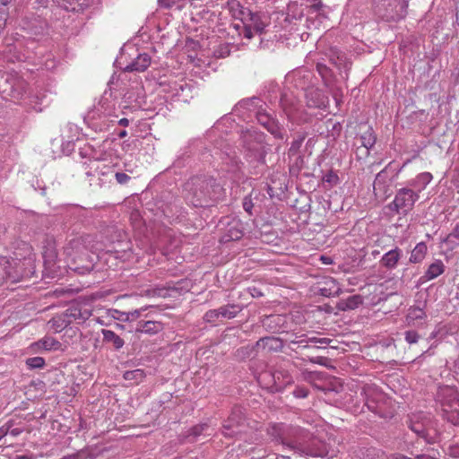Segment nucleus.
<instances>
[{
  "instance_id": "c85d7f7f",
  "label": "nucleus",
  "mask_w": 459,
  "mask_h": 459,
  "mask_svg": "<svg viewBox=\"0 0 459 459\" xmlns=\"http://www.w3.org/2000/svg\"><path fill=\"white\" fill-rule=\"evenodd\" d=\"M432 180V175L429 172L420 173L412 182V186L419 188V191L424 189L426 186Z\"/></svg>"
},
{
  "instance_id": "4c0bfd02",
  "label": "nucleus",
  "mask_w": 459,
  "mask_h": 459,
  "mask_svg": "<svg viewBox=\"0 0 459 459\" xmlns=\"http://www.w3.org/2000/svg\"><path fill=\"white\" fill-rule=\"evenodd\" d=\"M323 181L324 182H326V183H329L330 185L332 186H335L338 184V181H339V178L338 176L333 172V171H329L326 175H325V177L323 178Z\"/></svg>"
},
{
  "instance_id": "052dcab7",
  "label": "nucleus",
  "mask_w": 459,
  "mask_h": 459,
  "mask_svg": "<svg viewBox=\"0 0 459 459\" xmlns=\"http://www.w3.org/2000/svg\"><path fill=\"white\" fill-rule=\"evenodd\" d=\"M374 392H375V396L377 395V388L375 387L374 389Z\"/></svg>"
},
{
  "instance_id": "37998d69",
  "label": "nucleus",
  "mask_w": 459,
  "mask_h": 459,
  "mask_svg": "<svg viewBox=\"0 0 459 459\" xmlns=\"http://www.w3.org/2000/svg\"><path fill=\"white\" fill-rule=\"evenodd\" d=\"M91 0H75V12L82 10L90 4Z\"/></svg>"
},
{
  "instance_id": "6ab92c4d",
  "label": "nucleus",
  "mask_w": 459,
  "mask_h": 459,
  "mask_svg": "<svg viewBox=\"0 0 459 459\" xmlns=\"http://www.w3.org/2000/svg\"><path fill=\"white\" fill-rule=\"evenodd\" d=\"M243 22L253 27L255 32L256 33H262L264 28L267 26V22L263 20V17L260 13H253L251 11L247 14V19Z\"/></svg>"
},
{
  "instance_id": "3c124183",
  "label": "nucleus",
  "mask_w": 459,
  "mask_h": 459,
  "mask_svg": "<svg viewBox=\"0 0 459 459\" xmlns=\"http://www.w3.org/2000/svg\"><path fill=\"white\" fill-rule=\"evenodd\" d=\"M451 454L454 456H458L459 457V445L457 446L452 448Z\"/></svg>"
},
{
  "instance_id": "e433bc0d",
  "label": "nucleus",
  "mask_w": 459,
  "mask_h": 459,
  "mask_svg": "<svg viewBox=\"0 0 459 459\" xmlns=\"http://www.w3.org/2000/svg\"><path fill=\"white\" fill-rule=\"evenodd\" d=\"M220 317L218 309L209 310L204 314V320L209 323H214Z\"/></svg>"
},
{
  "instance_id": "cd10ccee",
  "label": "nucleus",
  "mask_w": 459,
  "mask_h": 459,
  "mask_svg": "<svg viewBox=\"0 0 459 459\" xmlns=\"http://www.w3.org/2000/svg\"><path fill=\"white\" fill-rule=\"evenodd\" d=\"M49 324L51 325V328L55 331V332H60L62 331L65 327H66L69 324H71V320H67L66 317L64 316V314L61 315V316H55L53 317L50 321H49Z\"/></svg>"
},
{
  "instance_id": "9b49d317",
  "label": "nucleus",
  "mask_w": 459,
  "mask_h": 459,
  "mask_svg": "<svg viewBox=\"0 0 459 459\" xmlns=\"http://www.w3.org/2000/svg\"><path fill=\"white\" fill-rule=\"evenodd\" d=\"M318 292L325 297L337 296L341 292V286L333 277H325L318 282Z\"/></svg>"
},
{
  "instance_id": "5701e85b",
  "label": "nucleus",
  "mask_w": 459,
  "mask_h": 459,
  "mask_svg": "<svg viewBox=\"0 0 459 459\" xmlns=\"http://www.w3.org/2000/svg\"><path fill=\"white\" fill-rule=\"evenodd\" d=\"M273 377L277 388H283L293 383V377L288 370H277L273 373Z\"/></svg>"
},
{
  "instance_id": "a878e982",
  "label": "nucleus",
  "mask_w": 459,
  "mask_h": 459,
  "mask_svg": "<svg viewBox=\"0 0 459 459\" xmlns=\"http://www.w3.org/2000/svg\"><path fill=\"white\" fill-rule=\"evenodd\" d=\"M281 347V342L279 339L274 337H264L259 339L255 343V348L260 349H265L268 348L269 350H277Z\"/></svg>"
},
{
  "instance_id": "6e6d98bb",
  "label": "nucleus",
  "mask_w": 459,
  "mask_h": 459,
  "mask_svg": "<svg viewBox=\"0 0 459 459\" xmlns=\"http://www.w3.org/2000/svg\"><path fill=\"white\" fill-rule=\"evenodd\" d=\"M317 70L319 71V73L322 74L323 70H326V67L323 66V65H317Z\"/></svg>"
},
{
  "instance_id": "f3484780",
  "label": "nucleus",
  "mask_w": 459,
  "mask_h": 459,
  "mask_svg": "<svg viewBox=\"0 0 459 459\" xmlns=\"http://www.w3.org/2000/svg\"><path fill=\"white\" fill-rule=\"evenodd\" d=\"M151 65V57L148 54H140L135 60L126 65L125 68L127 72H143L145 71Z\"/></svg>"
},
{
  "instance_id": "dca6fc26",
  "label": "nucleus",
  "mask_w": 459,
  "mask_h": 459,
  "mask_svg": "<svg viewBox=\"0 0 459 459\" xmlns=\"http://www.w3.org/2000/svg\"><path fill=\"white\" fill-rule=\"evenodd\" d=\"M163 325L159 321H139L135 332L153 335L162 331Z\"/></svg>"
},
{
  "instance_id": "79ce46f5",
  "label": "nucleus",
  "mask_w": 459,
  "mask_h": 459,
  "mask_svg": "<svg viewBox=\"0 0 459 459\" xmlns=\"http://www.w3.org/2000/svg\"><path fill=\"white\" fill-rule=\"evenodd\" d=\"M307 394L308 391L305 387H297L294 391V395L298 398H305Z\"/></svg>"
},
{
  "instance_id": "aec40b11",
  "label": "nucleus",
  "mask_w": 459,
  "mask_h": 459,
  "mask_svg": "<svg viewBox=\"0 0 459 459\" xmlns=\"http://www.w3.org/2000/svg\"><path fill=\"white\" fill-rule=\"evenodd\" d=\"M428 254V247L426 242H419L411 252L409 262L411 264H420Z\"/></svg>"
},
{
  "instance_id": "49530a36",
  "label": "nucleus",
  "mask_w": 459,
  "mask_h": 459,
  "mask_svg": "<svg viewBox=\"0 0 459 459\" xmlns=\"http://www.w3.org/2000/svg\"><path fill=\"white\" fill-rule=\"evenodd\" d=\"M320 260L322 261V263L324 264H333V260L330 256H327V255H321L320 256Z\"/></svg>"
},
{
  "instance_id": "2f4dec72",
  "label": "nucleus",
  "mask_w": 459,
  "mask_h": 459,
  "mask_svg": "<svg viewBox=\"0 0 459 459\" xmlns=\"http://www.w3.org/2000/svg\"><path fill=\"white\" fill-rule=\"evenodd\" d=\"M218 311L220 316L230 319L237 316L238 307L237 306H224L218 308Z\"/></svg>"
},
{
  "instance_id": "bf43d9fd",
  "label": "nucleus",
  "mask_w": 459,
  "mask_h": 459,
  "mask_svg": "<svg viewBox=\"0 0 459 459\" xmlns=\"http://www.w3.org/2000/svg\"><path fill=\"white\" fill-rule=\"evenodd\" d=\"M264 118L268 119L266 116H261V117L259 118V120H262V119H264Z\"/></svg>"
},
{
  "instance_id": "b1692460",
  "label": "nucleus",
  "mask_w": 459,
  "mask_h": 459,
  "mask_svg": "<svg viewBox=\"0 0 459 459\" xmlns=\"http://www.w3.org/2000/svg\"><path fill=\"white\" fill-rule=\"evenodd\" d=\"M441 243L446 244L449 251L459 247V224L455 225L452 231L441 240Z\"/></svg>"
},
{
  "instance_id": "c756f323",
  "label": "nucleus",
  "mask_w": 459,
  "mask_h": 459,
  "mask_svg": "<svg viewBox=\"0 0 459 459\" xmlns=\"http://www.w3.org/2000/svg\"><path fill=\"white\" fill-rule=\"evenodd\" d=\"M208 429L209 426L206 423L195 425L187 431L186 437L191 438V441H195L200 435L206 432Z\"/></svg>"
},
{
  "instance_id": "ea45409f",
  "label": "nucleus",
  "mask_w": 459,
  "mask_h": 459,
  "mask_svg": "<svg viewBox=\"0 0 459 459\" xmlns=\"http://www.w3.org/2000/svg\"><path fill=\"white\" fill-rule=\"evenodd\" d=\"M361 302L360 297L352 296L349 298L346 301V307L350 309H354L358 307V305Z\"/></svg>"
},
{
  "instance_id": "1a4fd4ad",
  "label": "nucleus",
  "mask_w": 459,
  "mask_h": 459,
  "mask_svg": "<svg viewBox=\"0 0 459 459\" xmlns=\"http://www.w3.org/2000/svg\"><path fill=\"white\" fill-rule=\"evenodd\" d=\"M42 248L45 266L47 269L52 270V267L55 266L57 262L58 256L56 240L53 238H47L43 243Z\"/></svg>"
},
{
  "instance_id": "8fccbe9b",
  "label": "nucleus",
  "mask_w": 459,
  "mask_h": 459,
  "mask_svg": "<svg viewBox=\"0 0 459 459\" xmlns=\"http://www.w3.org/2000/svg\"><path fill=\"white\" fill-rule=\"evenodd\" d=\"M319 455L322 456V457L333 458L334 456V454L333 453L329 454L328 451H325V452L319 453Z\"/></svg>"
},
{
  "instance_id": "58836bf2",
  "label": "nucleus",
  "mask_w": 459,
  "mask_h": 459,
  "mask_svg": "<svg viewBox=\"0 0 459 459\" xmlns=\"http://www.w3.org/2000/svg\"><path fill=\"white\" fill-rule=\"evenodd\" d=\"M420 338V335L417 332L413 330L406 331L405 332V340L408 343L412 344L416 343Z\"/></svg>"
},
{
  "instance_id": "4468645a",
  "label": "nucleus",
  "mask_w": 459,
  "mask_h": 459,
  "mask_svg": "<svg viewBox=\"0 0 459 459\" xmlns=\"http://www.w3.org/2000/svg\"><path fill=\"white\" fill-rule=\"evenodd\" d=\"M446 270V265L440 259H436L432 262L424 272V274L420 278V283L434 280L443 274Z\"/></svg>"
},
{
  "instance_id": "f03ea898",
  "label": "nucleus",
  "mask_w": 459,
  "mask_h": 459,
  "mask_svg": "<svg viewBox=\"0 0 459 459\" xmlns=\"http://www.w3.org/2000/svg\"><path fill=\"white\" fill-rule=\"evenodd\" d=\"M185 188L192 195L191 202L195 206H204L209 200H217L223 190L215 179L200 177L192 178Z\"/></svg>"
},
{
  "instance_id": "864d4df0",
  "label": "nucleus",
  "mask_w": 459,
  "mask_h": 459,
  "mask_svg": "<svg viewBox=\"0 0 459 459\" xmlns=\"http://www.w3.org/2000/svg\"><path fill=\"white\" fill-rule=\"evenodd\" d=\"M359 151H361L365 154H368V149L366 146H363L361 149H359Z\"/></svg>"
},
{
  "instance_id": "13d9d810",
  "label": "nucleus",
  "mask_w": 459,
  "mask_h": 459,
  "mask_svg": "<svg viewBox=\"0 0 459 459\" xmlns=\"http://www.w3.org/2000/svg\"><path fill=\"white\" fill-rule=\"evenodd\" d=\"M426 238H427L428 239H431V238H432L431 235H430V234H429V233H427V234H426Z\"/></svg>"
},
{
  "instance_id": "9d476101",
  "label": "nucleus",
  "mask_w": 459,
  "mask_h": 459,
  "mask_svg": "<svg viewBox=\"0 0 459 459\" xmlns=\"http://www.w3.org/2000/svg\"><path fill=\"white\" fill-rule=\"evenodd\" d=\"M6 83L10 85L7 95L14 100L22 99L28 89L27 82L19 77L12 76L6 80Z\"/></svg>"
},
{
  "instance_id": "20e7f679",
  "label": "nucleus",
  "mask_w": 459,
  "mask_h": 459,
  "mask_svg": "<svg viewBox=\"0 0 459 459\" xmlns=\"http://www.w3.org/2000/svg\"><path fill=\"white\" fill-rule=\"evenodd\" d=\"M443 417L453 425H459V392L451 386L440 391Z\"/></svg>"
},
{
  "instance_id": "423d86ee",
  "label": "nucleus",
  "mask_w": 459,
  "mask_h": 459,
  "mask_svg": "<svg viewBox=\"0 0 459 459\" xmlns=\"http://www.w3.org/2000/svg\"><path fill=\"white\" fill-rule=\"evenodd\" d=\"M418 198L419 195L412 189L402 188L397 192L394 200L389 204V208L397 213L406 214L412 209Z\"/></svg>"
},
{
  "instance_id": "2eb2a0df",
  "label": "nucleus",
  "mask_w": 459,
  "mask_h": 459,
  "mask_svg": "<svg viewBox=\"0 0 459 459\" xmlns=\"http://www.w3.org/2000/svg\"><path fill=\"white\" fill-rule=\"evenodd\" d=\"M91 316V312L89 309H82L79 306H71L68 307L64 313V316L67 318V320L84 322L90 318Z\"/></svg>"
},
{
  "instance_id": "6e6552de",
  "label": "nucleus",
  "mask_w": 459,
  "mask_h": 459,
  "mask_svg": "<svg viewBox=\"0 0 459 459\" xmlns=\"http://www.w3.org/2000/svg\"><path fill=\"white\" fill-rule=\"evenodd\" d=\"M245 421L244 412L240 407H234L222 425L223 435L225 437H234L240 433V428Z\"/></svg>"
},
{
  "instance_id": "f8f14e48",
  "label": "nucleus",
  "mask_w": 459,
  "mask_h": 459,
  "mask_svg": "<svg viewBox=\"0 0 459 459\" xmlns=\"http://www.w3.org/2000/svg\"><path fill=\"white\" fill-rule=\"evenodd\" d=\"M30 348L35 352L51 351L62 350V343L56 338L51 336H45L38 342L32 343Z\"/></svg>"
},
{
  "instance_id": "c03bdc74",
  "label": "nucleus",
  "mask_w": 459,
  "mask_h": 459,
  "mask_svg": "<svg viewBox=\"0 0 459 459\" xmlns=\"http://www.w3.org/2000/svg\"><path fill=\"white\" fill-rule=\"evenodd\" d=\"M254 29L253 27H251L248 23H246L245 22V27H244V37L247 38V39H252L253 36H254Z\"/></svg>"
},
{
  "instance_id": "c9c22d12",
  "label": "nucleus",
  "mask_w": 459,
  "mask_h": 459,
  "mask_svg": "<svg viewBox=\"0 0 459 459\" xmlns=\"http://www.w3.org/2000/svg\"><path fill=\"white\" fill-rule=\"evenodd\" d=\"M57 4L66 11L75 12V0H55Z\"/></svg>"
},
{
  "instance_id": "72a5a7b5",
  "label": "nucleus",
  "mask_w": 459,
  "mask_h": 459,
  "mask_svg": "<svg viewBox=\"0 0 459 459\" xmlns=\"http://www.w3.org/2000/svg\"><path fill=\"white\" fill-rule=\"evenodd\" d=\"M26 365L30 368H42L45 366V359L41 357H32L26 360Z\"/></svg>"
},
{
  "instance_id": "393cba45",
  "label": "nucleus",
  "mask_w": 459,
  "mask_h": 459,
  "mask_svg": "<svg viewBox=\"0 0 459 459\" xmlns=\"http://www.w3.org/2000/svg\"><path fill=\"white\" fill-rule=\"evenodd\" d=\"M148 307H142L141 308L129 312H123L118 310H116L115 312L118 315L117 317L118 320L123 322H133L137 320L141 316L142 313Z\"/></svg>"
},
{
  "instance_id": "4d7b16f0",
  "label": "nucleus",
  "mask_w": 459,
  "mask_h": 459,
  "mask_svg": "<svg viewBox=\"0 0 459 459\" xmlns=\"http://www.w3.org/2000/svg\"><path fill=\"white\" fill-rule=\"evenodd\" d=\"M320 7V4H313L312 8H315L316 10H318Z\"/></svg>"
},
{
  "instance_id": "39448f33",
  "label": "nucleus",
  "mask_w": 459,
  "mask_h": 459,
  "mask_svg": "<svg viewBox=\"0 0 459 459\" xmlns=\"http://www.w3.org/2000/svg\"><path fill=\"white\" fill-rule=\"evenodd\" d=\"M383 3L377 4V13L383 19L386 21H399L403 19L407 14L408 1L407 0H382Z\"/></svg>"
},
{
  "instance_id": "de8ad7c7",
  "label": "nucleus",
  "mask_w": 459,
  "mask_h": 459,
  "mask_svg": "<svg viewBox=\"0 0 459 459\" xmlns=\"http://www.w3.org/2000/svg\"><path fill=\"white\" fill-rule=\"evenodd\" d=\"M243 206H244V209L246 212H247L248 213L251 212V208H252L251 201L245 200L243 203Z\"/></svg>"
},
{
  "instance_id": "f257e3e1",
  "label": "nucleus",
  "mask_w": 459,
  "mask_h": 459,
  "mask_svg": "<svg viewBox=\"0 0 459 459\" xmlns=\"http://www.w3.org/2000/svg\"><path fill=\"white\" fill-rule=\"evenodd\" d=\"M92 238L81 236L70 239L64 247V255L68 266L74 272L84 274L93 269L95 253L92 251Z\"/></svg>"
},
{
  "instance_id": "4be33fe9",
  "label": "nucleus",
  "mask_w": 459,
  "mask_h": 459,
  "mask_svg": "<svg viewBox=\"0 0 459 459\" xmlns=\"http://www.w3.org/2000/svg\"><path fill=\"white\" fill-rule=\"evenodd\" d=\"M103 342L110 343L116 350H119L124 346V340L111 330L102 329Z\"/></svg>"
},
{
  "instance_id": "a19ab883",
  "label": "nucleus",
  "mask_w": 459,
  "mask_h": 459,
  "mask_svg": "<svg viewBox=\"0 0 459 459\" xmlns=\"http://www.w3.org/2000/svg\"><path fill=\"white\" fill-rule=\"evenodd\" d=\"M115 177L119 184H126L130 180V177L123 172H117Z\"/></svg>"
},
{
  "instance_id": "7c9ffc66",
  "label": "nucleus",
  "mask_w": 459,
  "mask_h": 459,
  "mask_svg": "<svg viewBox=\"0 0 459 459\" xmlns=\"http://www.w3.org/2000/svg\"><path fill=\"white\" fill-rule=\"evenodd\" d=\"M243 231L241 230V224L239 222H235L230 225L228 229V239L227 240H238L242 238Z\"/></svg>"
},
{
  "instance_id": "a18cd8bd",
  "label": "nucleus",
  "mask_w": 459,
  "mask_h": 459,
  "mask_svg": "<svg viewBox=\"0 0 459 459\" xmlns=\"http://www.w3.org/2000/svg\"><path fill=\"white\" fill-rule=\"evenodd\" d=\"M177 0H159L160 4L165 7L172 6Z\"/></svg>"
},
{
  "instance_id": "473e14b6",
  "label": "nucleus",
  "mask_w": 459,
  "mask_h": 459,
  "mask_svg": "<svg viewBox=\"0 0 459 459\" xmlns=\"http://www.w3.org/2000/svg\"><path fill=\"white\" fill-rule=\"evenodd\" d=\"M426 316V313L423 308L420 307H411L409 309L407 317L410 320L423 319Z\"/></svg>"
},
{
  "instance_id": "603ef678",
  "label": "nucleus",
  "mask_w": 459,
  "mask_h": 459,
  "mask_svg": "<svg viewBox=\"0 0 459 459\" xmlns=\"http://www.w3.org/2000/svg\"><path fill=\"white\" fill-rule=\"evenodd\" d=\"M127 135V132L126 130H123L121 131L119 134H118V136L119 138H124Z\"/></svg>"
},
{
  "instance_id": "bb28decb",
  "label": "nucleus",
  "mask_w": 459,
  "mask_h": 459,
  "mask_svg": "<svg viewBox=\"0 0 459 459\" xmlns=\"http://www.w3.org/2000/svg\"><path fill=\"white\" fill-rule=\"evenodd\" d=\"M124 379L132 382L134 385H137L145 378L146 375L143 369H134L128 370L124 373Z\"/></svg>"
},
{
  "instance_id": "f704fd0d",
  "label": "nucleus",
  "mask_w": 459,
  "mask_h": 459,
  "mask_svg": "<svg viewBox=\"0 0 459 459\" xmlns=\"http://www.w3.org/2000/svg\"><path fill=\"white\" fill-rule=\"evenodd\" d=\"M375 347H377V351L379 350L384 351L385 349H390V348L394 349V340L392 338H388L385 341L375 340Z\"/></svg>"
},
{
  "instance_id": "ddd939ff",
  "label": "nucleus",
  "mask_w": 459,
  "mask_h": 459,
  "mask_svg": "<svg viewBox=\"0 0 459 459\" xmlns=\"http://www.w3.org/2000/svg\"><path fill=\"white\" fill-rule=\"evenodd\" d=\"M385 175H386V172L385 170H381L375 177V184L377 182L378 184V188H377L378 192L375 193V196L379 195V197L382 200L386 199L393 193L392 179L388 178V181H385Z\"/></svg>"
},
{
  "instance_id": "7ed1b4c3",
  "label": "nucleus",
  "mask_w": 459,
  "mask_h": 459,
  "mask_svg": "<svg viewBox=\"0 0 459 459\" xmlns=\"http://www.w3.org/2000/svg\"><path fill=\"white\" fill-rule=\"evenodd\" d=\"M408 428L427 444L437 441L438 431L437 422L429 415L423 412L412 414L406 421Z\"/></svg>"
},
{
  "instance_id": "5fc2aeb1",
  "label": "nucleus",
  "mask_w": 459,
  "mask_h": 459,
  "mask_svg": "<svg viewBox=\"0 0 459 459\" xmlns=\"http://www.w3.org/2000/svg\"><path fill=\"white\" fill-rule=\"evenodd\" d=\"M16 459H32V457L28 455H18Z\"/></svg>"
},
{
  "instance_id": "a211bd4d",
  "label": "nucleus",
  "mask_w": 459,
  "mask_h": 459,
  "mask_svg": "<svg viewBox=\"0 0 459 459\" xmlns=\"http://www.w3.org/2000/svg\"><path fill=\"white\" fill-rule=\"evenodd\" d=\"M401 249L395 247L394 249L387 251L381 258L380 264L388 268L393 269L396 266L400 257Z\"/></svg>"
},
{
  "instance_id": "412c9836",
  "label": "nucleus",
  "mask_w": 459,
  "mask_h": 459,
  "mask_svg": "<svg viewBox=\"0 0 459 459\" xmlns=\"http://www.w3.org/2000/svg\"><path fill=\"white\" fill-rule=\"evenodd\" d=\"M230 12L232 13V16L236 19H239L241 21H245L247 19V14L250 10L245 8L237 0H231L228 2Z\"/></svg>"
},
{
  "instance_id": "0eeeda50",
  "label": "nucleus",
  "mask_w": 459,
  "mask_h": 459,
  "mask_svg": "<svg viewBox=\"0 0 459 459\" xmlns=\"http://www.w3.org/2000/svg\"><path fill=\"white\" fill-rule=\"evenodd\" d=\"M22 278V273L18 270L15 260L0 256V286L18 282Z\"/></svg>"
},
{
  "instance_id": "09e8293b",
  "label": "nucleus",
  "mask_w": 459,
  "mask_h": 459,
  "mask_svg": "<svg viewBox=\"0 0 459 459\" xmlns=\"http://www.w3.org/2000/svg\"><path fill=\"white\" fill-rule=\"evenodd\" d=\"M118 124H119L120 126H125V127H126V126H128V125H129V120H128L127 118L124 117V118H121V119L118 121Z\"/></svg>"
}]
</instances>
